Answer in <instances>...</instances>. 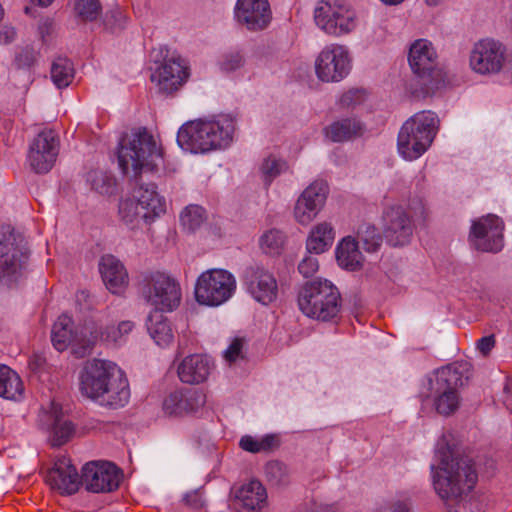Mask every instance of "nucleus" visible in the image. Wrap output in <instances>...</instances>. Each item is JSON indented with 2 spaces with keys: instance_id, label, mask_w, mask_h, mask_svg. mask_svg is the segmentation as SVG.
Segmentation results:
<instances>
[{
  "instance_id": "obj_30",
  "label": "nucleus",
  "mask_w": 512,
  "mask_h": 512,
  "mask_svg": "<svg viewBox=\"0 0 512 512\" xmlns=\"http://www.w3.org/2000/svg\"><path fill=\"white\" fill-rule=\"evenodd\" d=\"M267 493L258 480L242 485L235 496V506L241 512L260 510L266 503Z\"/></svg>"
},
{
  "instance_id": "obj_28",
  "label": "nucleus",
  "mask_w": 512,
  "mask_h": 512,
  "mask_svg": "<svg viewBox=\"0 0 512 512\" xmlns=\"http://www.w3.org/2000/svg\"><path fill=\"white\" fill-rule=\"evenodd\" d=\"M213 368L212 360L201 354L185 357L178 365V376L183 383L200 384L207 380Z\"/></svg>"
},
{
  "instance_id": "obj_21",
  "label": "nucleus",
  "mask_w": 512,
  "mask_h": 512,
  "mask_svg": "<svg viewBox=\"0 0 512 512\" xmlns=\"http://www.w3.org/2000/svg\"><path fill=\"white\" fill-rule=\"evenodd\" d=\"M243 280L248 292L256 301L267 305L276 299L278 293L276 279L265 268L258 265L248 267Z\"/></svg>"
},
{
  "instance_id": "obj_24",
  "label": "nucleus",
  "mask_w": 512,
  "mask_h": 512,
  "mask_svg": "<svg viewBox=\"0 0 512 512\" xmlns=\"http://www.w3.org/2000/svg\"><path fill=\"white\" fill-rule=\"evenodd\" d=\"M188 77L187 67L180 58L165 60L150 76L159 91L172 93L176 91Z\"/></svg>"
},
{
  "instance_id": "obj_26",
  "label": "nucleus",
  "mask_w": 512,
  "mask_h": 512,
  "mask_svg": "<svg viewBox=\"0 0 512 512\" xmlns=\"http://www.w3.org/2000/svg\"><path fill=\"white\" fill-rule=\"evenodd\" d=\"M112 370L110 381L107 382L95 401L102 406L120 408L125 406L129 401V384L124 372L120 368H112Z\"/></svg>"
},
{
  "instance_id": "obj_18",
  "label": "nucleus",
  "mask_w": 512,
  "mask_h": 512,
  "mask_svg": "<svg viewBox=\"0 0 512 512\" xmlns=\"http://www.w3.org/2000/svg\"><path fill=\"white\" fill-rule=\"evenodd\" d=\"M112 368H119L114 362L101 359L87 361L80 375V390L83 395L95 400L110 381Z\"/></svg>"
},
{
  "instance_id": "obj_3",
  "label": "nucleus",
  "mask_w": 512,
  "mask_h": 512,
  "mask_svg": "<svg viewBox=\"0 0 512 512\" xmlns=\"http://www.w3.org/2000/svg\"><path fill=\"white\" fill-rule=\"evenodd\" d=\"M299 310L320 322H336L342 312L343 300L337 286L327 279L305 282L297 292Z\"/></svg>"
},
{
  "instance_id": "obj_4",
  "label": "nucleus",
  "mask_w": 512,
  "mask_h": 512,
  "mask_svg": "<svg viewBox=\"0 0 512 512\" xmlns=\"http://www.w3.org/2000/svg\"><path fill=\"white\" fill-rule=\"evenodd\" d=\"M117 158L122 172L137 179L144 169L153 170L162 155L153 136L146 129H136L121 137Z\"/></svg>"
},
{
  "instance_id": "obj_45",
  "label": "nucleus",
  "mask_w": 512,
  "mask_h": 512,
  "mask_svg": "<svg viewBox=\"0 0 512 512\" xmlns=\"http://www.w3.org/2000/svg\"><path fill=\"white\" fill-rule=\"evenodd\" d=\"M86 181L92 190L100 194L109 193L112 187V178L101 170L89 171L86 175Z\"/></svg>"
},
{
  "instance_id": "obj_38",
  "label": "nucleus",
  "mask_w": 512,
  "mask_h": 512,
  "mask_svg": "<svg viewBox=\"0 0 512 512\" xmlns=\"http://www.w3.org/2000/svg\"><path fill=\"white\" fill-rule=\"evenodd\" d=\"M279 445V437L275 434H268L261 438L245 435L239 441L240 448L250 453L269 452L278 448Z\"/></svg>"
},
{
  "instance_id": "obj_16",
  "label": "nucleus",
  "mask_w": 512,
  "mask_h": 512,
  "mask_svg": "<svg viewBox=\"0 0 512 512\" xmlns=\"http://www.w3.org/2000/svg\"><path fill=\"white\" fill-rule=\"evenodd\" d=\"M504 223L496 215L489 214L474 221L470 241L475 249L497 253L503 248Z\"/></svg>"
},
{
  "instance_id": "obj_54",
  "label": "nucleus",
  "mask_w": 512,
  "mask_h": 512,
  "mask_svg": "<svg viewBox=\"0 0 512 512\" xmlns=\"http://www.w3.org/2000/svg\"><path fill=\"white\" fill-rule=\"evenodd\" d=\"M496 339L494 335H488L480 338L476 342V349L483 356H488L495 347Z\"/></svg>"
},
{
  "instance_id": "obj_31",
  "label": "nucleus",
  "mask_w": 512,
  "mask_h": 512,
  "mask_svg": "<svg viewBox=\"0 0 512 512\" xmlns=\"http://www.w3.org/2000/svg\"><path fill=\"white\" fill-rule=\"evenodd\" d=\"M132 198L154 219L165 212V200L157 193L154 184L139 185L134 189Z\"/></svg>"
},
{
  "instance_id": "obj_11",
  "label": "nucleus",
  "mask_w": 512,
  "mask_h": 512,
  "mask_svg": "<svg viewBox=\"0 0 512 512\" xmlns=\"http://www.w3.org/2000/svg\"><path fill=\"white\" fill-rule=\"evenodd\" d=\"M29 250L21 236L14 233L0 240V282L11 287L28 272Z\"/></svg>"
},
{
  "instance_id": "obj_7",
  "label": "nucleus",
  "mask_w": 512,
  "mask_h": 512,
  "mask_svg": "<svg viewBox=\"0 0 512 512\" xmlns=\"http://www.w3.org/2000/svg\"><path fill=\"white\" fill-rule=\"evenodd\" d=\"M409 212L402 205L386 208L382 215L383 236L391 246L408 244L414 231L413 220L425 221L428 211L422 199H413L408 205Z\"/></svg>"
},
{
  "instance_id": "obj_47",
  "label": "nucleus",
  "mask_w": 512,
  "mask_h": 512,
  "mask_svg": "<svg viewBox=\"0 0 512 512\" xmlns=\"http://www.w3.org/2000/svg\"><path fill=\"white\" fill-rule=\"evenodd\" d=\"M265 475L272 485H281L287 477L286 465L279 461H270L265 466Z\"/></svg>"
},
{
  "instance_id": "obj_6",
  "label": "nucleus",
  "mask_w": 512,
  "mask_h": 512,
  "mask_svg": "<svg viewBox=\"0 0 512 512\" xmlns=\"http://www.w3.org/2000/svg\"><path fill=\"white\" fill-rule=\"evenodd\" d=\"M439 126V118L432 111H421L409 118L401 127L397 147L406 160H415L432 144Z\"/></svg>"
},
{
  "instance_id": "obj_13",
  "label": "nucleus",
  "mask_w": 512,
  "mask_h": 512,
  "mask_svg": "<svg viewBox=\"0 0 512 512\" xmlns=\"http://www.w3.org/2000/svg\"><path fill=\"white\" fill-rule=\"evenodd\" d=\"M352 69V57L344 45H326L315 60L317 78L326 83H336L346 78Z\"/></svg>"
},
{
  "instance_id": "obj_19",
  "label": "nucleus",
  "mask_w": 512,
  "mask_h": 512,
  "mask_svg": "<svg viewBox=\"0 0 512 512\" xmlns=\"http://www.w3.org/2000/svg\"><path fill=\"white\" fill-rule=\"evenodd\" d=\"M41 426L48 432V441L52 447H59L70 441L75 433V426L64 415L62 408L51 402L50 408L40 415Z\"/></svg>"
},
{
  "instance_id": "obj_15",
  "label": "nucleus",
  "mask_w": 512,
  "mask_h": 512,
  "mask_svg": "<svg viewBox=\"0 0 512 512\" xmlns=\"http://www.w3.org/2000/svg\"><path fill=\"white\" fill-rule=\"evenodd\" d=\"M122 474L115 464L107 461H92L82 468L81 481L92 493H109L119 487Z\"/></svg>"
},
{
  "instance_id": "obj_36",
  "label": "nucleus",
  "mask_w": 512,
  "mask_h": 512,
  "mask_svg": "<svg viewBox=\"0 0 512 512\" xmlns=\"http://www.w3.org/2000/svg\"><path fill=\"white\" fill-rule=\"evenodd\" d=\"M119 216L122 222H124L131 229L139 227L144 223H151L155 219L149 215V212L144 211L143 207L133 200L132 197L122 200L119 204Z\"/></svg>"
},
{
  "instance_id": "obj_59",
  "label": "nucleus",
  "mask_w": 512,
  "mask_h": 512,
  "mask_svg": "<svg viewBox=\"0 0 512 512\" xmlns=\"http://www.w3.org/2000/svg\"><path fill=\"white\" fill-rule=\"evenodd\" d=\"M303 512H330V510L326 506L317 505L314 503L306 508Z\"/></svg>"
},
{
  "instance_id": "obj_25",
  "label": "nucleus",
  "mask_w": 512,
  "mask_h": 512,
  "mask_svg": "<svg viewBox=\"0 0 512 512\" xmlns=\"http://www.w3.org/2000/svg\"><path fill=\"white\" fill-rule=\"evenodd\" d=\"M206 403V396L196 389L178 390L170 393L163 401L167 415L179 416L198 411Z\"/></svg>"
},
{
  "instance_id": "obj_46",
  "label": "nucleus",
  "mask_w": 512,
  "mask_h": 512,
  "mask_svg": "<svg viewBox=\"0 0 512 512\" xmlns=\"http://www.w3.org/2000/svg\"><path fill=\"white\" fill-rule=\"evenodd\" d=\"M283 164L284 163L274 155H269L263 160L260 166V171L265 185H270L271 182L281 173Z\"/></svg>"
},
{
  "instance_id": "obj_33",
  "label": "nucleus",
  "mask_w": 512,
  "mask_h": 512,
  "mask_svg": "<svg viewBox=\"0 0 512 512\" xmlns=\"http://www.w3.org/2000/svg\"><path fill=\"white\" fill-rule=\"evenodd\" d=\"M334 238L335 231L331 223H318L309 233L306 241V248L310 253H323L332 246Z\"/></svg>"
},
{
  "instance_id": "obj_17",
  "label": "nucleus",
  "mask_w": 512,
  "mask_h": 512,
  "mask_svg": "<svg viewBox=\"0 0 512 512\" xmlns=\"http://www.w3.org/2000/svg\"><path fill=\"white\" fill-rule=\"evenodd\" d=\"M59 140L52 130L41 131L32 141L28 161L36 173H46L53 167L58 155Z\"/></svg>"
},
{
  "instance_id": "obj_10",
  "label": "nucleus",
  "mask_w": 512,
  "mask_h": 512,
  "mask_svg": "<svg viewBox=\"0 0 512 512\" xmlns=\"http://www.w3.org/2000/svg\"><path fill=\"white\" fill-rule=\"evenodd\" d=\"M236 287V278L231 272L218 268L209 269L197 278L195 298L201 305L218 307L234 295Z\"/></svg>"
},
{
  "instance_id": "obj_20",
  "label": "nucleus",
  "mask_w": 512,
  "mask_h": 512,
  "mask_svg": "<svg viewBox=\"0 0 512 512\" xmlns=\"http://www.w3.org/2000/svg\"><path fill=\"white\" fill-rule=\"evenodd\" d=\"M328 195V185L324 181H316L308 186L298 198L294 217L302 225L309 224L323 208Z\"/></svg>"
},
{
  "instance_id": "obj_61",
  "label": "nucleus",
  "mask_w": 512,
  "mask_h": 512,
  "mask_svg": "<svg viewBox=\"0 0 512 512\" xmlns=\"http://www.w3.org/2000/svg\"><path fill=\"white\" fill-rule=\"evenodd\" d=\"M54 0H32L35 4L41 6V7H48L52 4Z\"/></svg>"
},
{
  "instance_id": "obj_57",
  "label": "nucleus",
  "mask_w": 512,
  "mask_h": 512,
  "mask_svg": "<svg viewBox=\"0 0 512 512\" xmlns=\"http://www.w3.org/2000/svg\"><path fill=\"white\" fill-rule=\"evenodd\" d=\"M183 500L188 506L195 508V509L202 506V497L198 491H192L190 493H187L184 496Z\"/></svg>"
},
{
  "instance_id": "obj_63",
  "label": "nucleus",
  "mask_w": 512,
  "mask_h": 512,
  "mask_svg": "<svg viewBox=\"0 0 512 512\" xmlns=\"http://www.w3.org/2000/svg\"><path fill=\"white\" fill-rule=\"evenodd\" d=\"M441 1L442 0H425V3L428 6L435 7V6L439 5Z\"/></svg>"
},
{
  "instance_id": "obj_44",
  "label": "nucleus",
  "mask_w": 512,
  "mask_h": 512,
  "mask_svg": "<svg viewBox=\"0 0 512 512\" xmlns=\"http://www.w3.org/2000/svg\"><path fill=\"white\" fill-rule=\"evenodd\" d=\"M74 10L83 21H94L101 13L102 7L99 0H75Z\"/></svg>"
},
{
  "instance_id": "obj_41",
  "label": "nucleus",
  "mask_w": 512,
  "mask_h": 512,
  "mask_svg": "<svg viewBox=\"0 0 512 512\" xmlns=\"http://www.w3.org/2000/svg\"><path fill=\"white\" fill-rule=\"evenodd\" d=\"M134 329V323L126 320L120 322L117 326L109 325L104 331L98 329V339L108 343L121 344L126 341V337Z\"/></svg>"
},
{
  "instance_id": "obj_29",
  "label": "nucleus",
  "mask_w": 512,
  "mask_h": 512,
  "mask_svg": "<svg viewBox=\"0 0 512 512\" xmlns=\"http://www.w3.org/2000/svg\"><path fill=\"white\" fill-rule=\"evenodd\" d=\"M99 271L107 289L120 293L128 283V275L123 264L113 255H104L99 262Z\"/></svg>"
},
{
  "instance_id": "obj_56",
  "label": "nucleus",
  "mask_w": 512,
  "mask_h": 512,
  "mask_svg": "<svg viewBox=\"0 0 512 512\" xmlns=\"http://www.w3.org/2000/svg\"><path fill=\"white\" fill-rule=\"evenodd\" d=\"M53 29L54 23L51 19L46 18L40 21L38 30L43 41H46L47 37L51 35Z\"/></svg>"
},
{
  "instance_id": "obj_22",
  "label": "nucleus",
  "mask_w": 512,
  "mask_h": 512,
  "mask_svg": "<svg viewBox=\"0 0 512 512\" xmlns=\"http://www.w3.org/2000/svg\"><path fill=\"white\" fill-rule=\"evenodd\" d=\"M234 14L236 21L250 31L263 30L271 21L267 0H238Z\"/></svg>"
},
{
  "instance_id": "obj_62",
  "label": "nucleus",
  "mask_w": 512,
  "mask_h": 512,
  "mask_svg": "<svg viewBox=\"0 0 512 512\" xmlns=\"http://www.w3.org/2000/svg\"><path fill=\"white\" fill-rule=\"evenodd\" d=\"M380 1L386 5H398V4H401L402 2H404V0H380Z\"/></svg>"
},
{
  "instance_id": "obj_32",
  "label": "nucleus",
  "mask_w": 512,
  "mask_h": 512,
  "mask_svg": "<svg viewBox=\"0 0 512 512\" xmlns=\"http://www.w3.org/2000/svg\"><path fill=\"white\" fill-rule=\"evenodd\" d=\"M336 259L338 264L347 270L360 269L363 257L358 242L351 236L343 238L336 248Z\"/></svg>"
},
{
  "instance_id": "obj_9",
  "label": "nucleus",
  "mask_w": 512,
  "mask_h": 512,
  "mask_svg": "<svg viewBox=\"0 0 512 512\" xmlns=\"http://www.w3.org/2000/svg\"><path fill=\"white\" fill-rule=\"evenodd\" d=\"M140 294L158 312H171L181 302L179 282L170 275L155 271L146 274L140 283Z\"/></svg>"
},
{
  "instance_id": "obj_35",
  "label": "nucleus",
  "mask_w": 512,
  "mask_h": 512,
  "mask_svg": "<svg viewBox=\"0 0 512 512\" xmlns=\"http://www.w3.org/2000/svg\"><path fill=\"white\" fill-rule=\"evenodd\" d=\"M326 136L333 142H344L361 136L362 123L355 118H346L333 122L325 129Z\"/></svg>"
},
{
  "instance_id": "obj_48",
  "label": "nucleus",
  "mask_w": 512,
  "mask_h": 512,
  "mask_svg": "<svg viewBox=\"0 0 512 512\" xmlns=\"http://www.w3.org/2000/svg\"><path fill=\"white\" fill-rule=\"evenodd\" d=\"M244 64L243 55L239 51H230L225 53L220 62L221 70L225 72H232L241 68Z\"/></svg>"
},
{
  "instance_id": "obj_8",
  "label": "nucleus",
  "mask_w": 512,
  "mask_h": 512,
  "mask_svg": "<svg viewBox=\"0 0 512 512\" xmlns=\"http://www.w3.org/2000/svg\"><path fill=\"white\" fill-rule=\"evenodd\" d=\"M72 326L70 316H59L51 331L52 344L58 351H64L71 346L73 354L83 358L92 352L98 340V328L94 322H88L77 329H73Z\"/></svg>"
},
{
  "instance_id": "obj_39",
  "label": "nucleus",
  "mask_w": 512,
  "mask_h": 512,
  "mask_svg": "<svg viewBox=\"0 0 512 512\" xmlns=\"http://www.w3.org/2000/svg\"><path fill=\"white\" fill-rule=\"evenodd\" d=\"M50 74L57 88H65L70 85L74 78L73 64L65 57H58L52 63Z\"/></svg>"
},
{
  "instance_id": "obj_58",
  "label": "nucleus",
  "mask_w": 512,
  "mask_h": 512,
  "mask_svg": "<svg viewBox=\"0 0 512 512\" xmlns=\"http://www.w3.org/2000/svg\"><path fill=\"white\" fill-rule=\"evenodd\" d=\"M46 362L45 357L42 354L35 353L29 359V366L33 371L42 369Z\"/></svg>"
},
{
  "instance_id": "obj_50",
  "label": "nucleus",
  "mask_w": 512,
  "mask_h": 512,
  "mask_svg": "<svg viewBox=\"0 0 512 512\" xmlns=\"http://www.w3.org/2000/svg\"><path fill=\"white\" fill-rule=\"evenodd\" d=\"M126 17L121 10L115 9L105 15L104 25L106 28L115 31L125 27Z\"/></svg>"
},
{
  "instance_id": "obj_14",
  "label": "nucleus",
  "mask_w": 512,
  "mask_h": 512,
  "mask_svg": "<svg viewBox=\"0 0 512 512\" xmlns=\"http://www.w3.org/2000/svg\"><path fill=\"white\" fill-rule=\"evenodd\" d=\"M506 62V49L494 39L486 38L476 42L470 52V68L478 74L499 73Z\"/></svg>"
},
{
  "instance_id": "obj_51",
  "label": "nucleus",
  "mask_w": 512,
  "mask_h": 512,
  "mask_svg": "<svg viewBox=\"0 0 512 512\" xmlns=\"http://www.w3.org/2000/svg\"><path fill=\"white\" fill-rule=\"evenodd\" d=\"M319 269L318 259L308 255L302 259L298 265V271L303 277H312Z\"/></svg>"
},
{
  "instance_id": "obj_37",
  "label": "nucleus",
  "mask_w": 512,
  "mask_h": 512,
  "mask_svg": "<svg viewBox=\"0 0 512 512\" xmlns=\"http://www.w3.org/2000/svg\"><path fill=\"white\" fill-rule=\"evenodd\" d=\"M23 384L18 374L6 365H0V396L16 399L22 394Z\"/></svg>"
},
{
  "instance_id": "obj_55",
  "label": "nucleus",
  "mask_w": 512,
  "mask_h": 512,
  "mask_svg": "<svg viewBox=\"0 0 512 512\" xmlns=\"http://www.w3.org/2000/svg\"><path fill=\"white\" fill-rule=\"evenodd\" d=\"M16 30L14 27L5 25L0 30V44H9L16 38Z\"/></svg>"
},
{
  "instance_id": "obj_52",
  "label": "nucleus",
  "mask_w": 512,
  "mask_h": 512,
  "mask_svg": "<svg viewBox=\"0 0 512 512\" xmlns=\"http://www.w3.org/2000/svg\"><path fill=\"white\" fill-rule=\"evenodd\" d=\"M364 91L359 89H352L345 92L340 98V105L342 107H352L362 103L364 100Z\"/></svg>"
},
{
  "instance_id": "obj_27",
  "label": "nucleus",
  "mask_w": 512,
  "mask_h": 512,
  "mask_svg": "<svg viewBox=\"0 0 512 512\" xmlns=\"http://www.w3.org/2000/svg\"><path fill=\"white\" fill-rule=\"evenodd\" d=\"M46 482L61 494H73L78 491L80 480L77 469L66 458L58 459L46 474Z\"/></svg>"
},
{
  "instance_id": "obj_53",
  "label": "nucleus",
  "mask_w": 512,
  "mask_h": 512,
  "mask_svg": "<svg viewBox=\"0 0 512 512\" xmlns=\"http://www.w3.org/2000/svg\"><path fill=\"white\" fill-rule=\"evenodd\" d=\"M243 348V340L241 338H235L229 347L224 351V358L227 362L233 363L240 356Z\"/></svg>"
},
{
  "instance_id": "obj_2",
  "label": "nucleus",
  "mask_w": 512,
  "mask_h": 512,
  "mask_svg": "<svg viewBox=\"0 0 512 512\" xmlns=\"http://www.w3.org/2000/svg\"><path fill=\"white\" fill-rule=\"evenodd\" d=\"M235 126L229 116L199 119L184 124L178 131L179 146L192 153H206L226 148L232 141Z\"/></svg>"
},
{
  "instance_id": "obj_1",
  "label": "nucleus",
  "mask_w": 512,
  "mask_h": 512,
  "mask_svg": "<svg viewBox=\"0 0 512 512\" xmlns=\"http://www.w3.org/2000/svg\"><path fill=\"white\" fill-rule=\"evenodd\" d=\"M438 464H431L432 483L449 512H464L467 498L476 485L477 472L471 459L455 458L449 447L435 452Z\"/></svg>"
},
{
  "instance_id": "obj_34",
  "label": "nucleus",
  "mask_w": 512,
  "mask_h": 512,
  "mask_svg": "<svg viewBox=\"0 0 512 512\" xmlns=\"http://www.w3.org/2000/svg\"><path fill=\"white\" fill-rule=\"evenodd\" d=\"M147 330L158 346H169L174 340L171 324L162 312L155 311L149 315Z\"/></svg>"
},
{
  "instance_id": "obj_40",
  "label": "nucleus",
  "mask_w": 512,
  "mask_h": 512,
  "mask_svg": "<svg viewBox=\"0 0 512 512\" xmlns=\"http://www.w3.org/2000/svg\"><path fill=\"white\" fill-rule=\"evenodd\" d=\"M286 243V235L277 229H270L265 232L259 239L261 250L265 254L272 256L279 255L284 250Z\"/></svg>"
},
{
  "instance_id": "obj_23",
  "label": "nucleus",
  "mask_w": 512,
  "mask_h": 512,
  "mask_svg": "<svg viewBox=\"0 0 512 512\" xmlns=\"http://www.w3.org/2000/svg\"><path fill=\"white\" fill-rule=\"evenodd\" d=\"M408 61L412 71L422 79H434L439 76L437 54L431 42L416 40L410 47Z\"/></svg>"
},
{
  "instance_id": "obj_12",
  "label": "nucleus",
  "mask_w": 512,
  "mask_h": 512,
  "mask_svg": "<svg viewBox=\"0 0 512 512\" xmlns=\"http://www.w3.org/2000/svg\"><path fill=\"white\" fill-rule=\"evenodd\" d=\"M316 25L326 34L340 37L357 26L355 10L343 0H321L314 10Z\"/></svg>"
},
{
  "instance_id": "obj_43",
  "label": "nucleus",
  "mask_w": 512,
  "mask_h": 512,
  "mask_svg": "<svg viewBox=\"0 0 512 512\" xmlns=\"http://www.w3.org/2000/svg\"><path fill=\"white\" fill-rule=\"evenodd\" d=\"M180 221L184 228L194 231L205 221V211L198 205H190L181 213Z\"/></svg>"
},
{
  "instance_id": "obj_42",
  "label": "nucleus",
  "mask_w": 512,
  "mask_h": 512,
  "mask_svg": "<svg viewBox=\"0 0 512 512\" xmlns=\"http://www.w3.org/2000/svg\"><path fill=\"white\" fill-rule=\"evenodd\" d=\"M357 237L364 250L370 253L376 252L382 243V236L378 233L377 228L368 223L359 227Z\"/></svg>"
},
{
  "instance_id": "obj_5",
  "label": "nucleus",
  "mask_w": 512,
  "mask_h": 512,
  "mask_svg": "<svg viewBox=\"0 0 512 512\" xmlns=\"http://www.w3.org/2000/svg\"><path fill=\"white\" fill-rule=\"evenodd\" d=\"M471 375V366L465 361H456L438 369L429 379L430 394L437 413L443 416L453 414L460 404L458 388L463 386Z\"/></svg>"
},
{
  "instance_id": "obj_60",
  "label": "nucleus",
  "mask_w": 512,
  "mask_h": 512,
  "mask_svg": "<svg viewBox=\"0 0 512 512\" xmlns=\"http://www.w3.org/2000/svg\"><path fill=\"white\" fill-rule=\"evenodd\" d=\"M391 512H408V507L405 503L398 502L393 505Z\"/></svg>"
},
{
  "instance_id": "obj_49",
  "label": "nucleus",
  "mask_w": 512,
  "mask_h": 512,
  "mask_svg": "<svg viewBox=\"0 0 512 512\" xmlns=\"http://www.w3.org/2000/svg\"><path fill=\"white\" fill-rule=\"evenodd\" d=\"M36 62V52L32 47L21 48L15 55L14 64L18 69H30Z\"/></svg>"
}]
</instances>
